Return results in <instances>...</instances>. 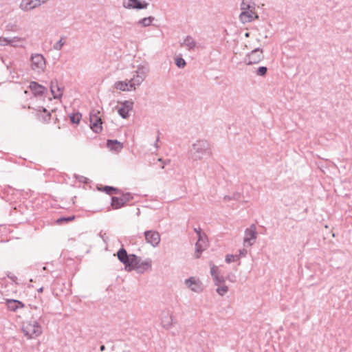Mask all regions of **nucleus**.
<instances>
[{"label": "nucleus", "mask_w": 352, "mask_h": 352, "mask_svg": "<svg viewBox=\"0 0 352 352\" xmlns=\"http://www.w3.org/2000/svg\"><path fill=\"white\" fill-rule=\"evenodd\" d=\"M264 58L263 51L259 47H256L246 55L245 63L247 65L258 64Z\"/></svg>", "instance_id": "obj_8"}, {"label": "nucleus", "mask_w": 352, "mask_h": 352, "mask_svg": "<svg viewBox=\"0 0 352 352\" xmlns=\"http://www.w3.org/2000/svg\"><path fill=\"white\" fill-rule=\"evenodd\" d=\"M180 45L188 51L195 50L197 47L196 41L191 36H186L180 43Z\"/></svg>", "instance_id": "obj_18"}, {"label": "nucleus", "mask_w": 352, "mask_h": 352, "mask_svg": "<svg viewBox=\"0 0 352 352\" xmlns=\"http://www.w3.org/2000/svg\"><path fill=\"white\" fill-rule=\"evenodd\" d=\"M104 191H105L107 194L111 195L113 192L116 191V189L113 187L105 186L104 187Z\"/></svg>", "instance_id": "obj_35"}, {"label": "nucleus", "mask_w": 352, "mask_h": 352, "mask_svg": "<svg viewBox=\"0 0 352 352\" xmlns=\"http://www.w3.org/2000/svg\"><path fill=\"white\" fill-rule=\"evenodd\" d=\"M185 284L188 288L194 292L200 293L203 291L202 283L195 277H190L185 280Z\"/></svg>", "instance_id": "obj_15"}, {"label": "nucleus", "mask_w": 352, "mask_h": 352, "mask_svg": "<svg viewBox=\"0 0 352 352\" xmlns=\"http://www.w3.org/2000/svg\"><path fill=\"white\" fill-rule=\"evenodd\" d=\"M16 28V26L14 24H8L6 27L7 30H12V31H15Z\"/></svg>", "instance_id": "obj_37"}, {"label": "nucleus", "mask_w": 352, "mask_h": 352, "mask_svg": "<svg viewBox=\"0 0 352 352\" xmlns=\"http://www.w3.org/2000/svg\"><path fill=\"white\" fill-rule=\"evenodd\" d=\"M43 112H47V110L45 108L43 109Z\"/></svg>", "instance_id": "obj_46"}, {"label": "nucleus", "mask_w": 352, "mask_h": 352, "mask_svg": "<svg viewBox=\"0 0 352 352\" xmlns=\"http://www.w3.org/2000/svg\"><path fill=\"white\" fill-rule=\"evenodd\" d=\"M107 146L109 149L115 151H120L123 148L122 144L118 140H109Z\"/></svg>", "instance_id": "obj_25"}, {"label": "nucleus", "mask_w": 352, "mask_h": 352, "mask_svg": "<svg viewBox=\"0 0 352 352\" xmlns=\"http://www.w3.org/2000/svg\"><path fill=\"white\" fill-rule=\"evenodd\" d=\"M81 116L79 114H74L70 116V120L73 123H78Z\"/></svg>", "instance_id": "obj_34"}, {"label": "nucleus", "mask_w": 352, "mask_h": 352, "mask_svg": "<svg viewBox=\"0 0 352 352\" xmlns=\"http://www.w3.org/2000/svg\"><path fill=\"white\" fill-rule=\"evenodd\" d=\"M248 253L247 250L241 249L239 250V254H227L226 256L225 261L227 263H230L232 262L237 261L240 260L241 258L245 257Z\"/></svg>", "instance_id": "obj_20"}, {"label": "nucleus", "mask_w": 352, "mask_h": 352, "mask_svg": "<svg viewBox=\"0 0 352 352\" xmlns=\"http://www.w3.org/2000/svg\"><path fill=\"white\" fill-rule=\"evenodd\" d=\"M135 254H130L128 255L125 249L121 248L117 252V256L118 259L121 263L124 264V269L126 271V266L128 265H131V261L133 258Z\"/></svg>", "instance_id": "obj_17"}, {"label": "nucleus", "mask_w": 352, "mask_h": 352, "mask_svg": "<svg viewBox=\"0 0 352 352\" xmlns=\"http://www.w3.org/2000/svg\"><path fill=\"white\" fill-rule=\"evenodd\" d=\"M212 278H213L214 283L216 286H219L220 285L224 284V283H225V278L221 274L216 276L215 277H214Z\"/></svg>", "instance_id": "obj_31"}, {"label": "nucleus", "mask_w": 352, "mask_h": 352, "mask_svg": "<svg viewBox=\"0 0 352 352\" xmlns=\"http://www.w3.org/2000/svg\"><path fill=\"white\" fill-rule=\"evenodd\" d=\"M30 67L35 73L43 74L46 69L45 58L41 54H32L30 57Z\"/></svg>", "instance_id": "obj_6"}, {"label": "nucleus", "mask_w": 352, "mask_h": 352, "mask_svg": "<svg viewBox=\"0 0 352 352\" xmlns=\"http://www.w3.org/2000/svg\"><path fill=\"white\" fill-rule=\"evenodd\" d=\"M8 309L12 311H16L19 308L23 307V304L16 300L9 299L6 301Z\"/></svg>", "instance_id": "obj_24"}, {"label": "nucleus", "mask_w": 352, "mask_h": 352, "mask_svg": "<svg viewBox=\"0 0 352 352\" xmlns=\"http://www.w3.org/2000/svg\"><path fill=\"white\" fill-rule=\"evenodd\" d=\"M47 116H48V120H50V113H48Z\"/></svg>", "instance_id": "obj_44"}, {"label": "nucleus", "mask_w": 352, "mask_h": 352, "mask_svg": "<svg viewBox=\"0 0 352 352\" xmlns=\"http://www.w3.org/2000/svg\"><path fill=\"white\" fill-rule=\"evenodd\" d=\"M152 269V260L147 258L142 260L140 257L135 255L131 261V265L126 266V271L135 270L139 274H143L146 271L151 270Z\"/></svg>", "instance_id": "obj_5"}, {"label": "nucleus", "mask_w": 352, "mask_h": 352, "mask_svg": "<svg viewBox=\"0 0 352 352\" xmlns=\"http://www.w3.org/2000/svg\"><path fill=\"white\" fill-rule=\"evenodd\" d=\"M65 44V38L64 37H61L60 39L53 45V48L57 51L61 50Z\"/></svg>", "instance_id": "obj_30"}, {"label": "nucleus", "mask_w": 352, "mask_h": 352, "mask_svg": "<svg viewBox=\"0 0 352 352\" xmlns=\"http://www.w3.org/2000/svg\"><path fill=\"white\" fill-rule=\"evenodd\" d=\"M210 274L212 278L220 274V272L219 271V268L217 266H216L215 265L212 264V263H210Z\"/></svg>", "instance_id": "obj_32"}, {"label": "nucleus", "mask_w": 352, "mask_h": 352, "mask_svg": "<svg viewBox=\"0 0 352 352\" xmlns=\"http://www.w3.org/2000/svg\"><path fill=\"white\" fill-rule=\"evenodd\" d=\"M245 36L246 37H248V36H249V33H248V32L245 33Z\"/></svg>", "instance_id": "obj_42"}, {"label": "nucleus", "mask_w": 352, "mask_h": 352, "mask_svg": "<svg viewBox=\"0 0 352 352\" xmlns=\"http://www.w3.org/2000/svg\"><path fill=\"white\" fill-rule=\"evenodd\" d=\"M228 292V287L225 284L217 286L216 292L221 296H223Z\"/></svg>", "instance_id": "obj_28"}, {"label": "nucleus", "mask_w": 352, "mask_h": 352, "mask_svg": "<svg viewBox=\"0 0 352 352\" xmlns=\"http://www.w3.org/2000/svg\"><path fill=\"white\" fill-rule=\"evenodd\" d=\"M161 324L166 329H170L173 326V316L168 313L164 314L161 319Z\"/></svg>", "instance_id": "obj_23"}, {"label": "nucleus", "mask_w": 352, "mask_h": 352, "mask_svg": "<svg viewBox=\"0 0 352 352\" xmlns=\"http://www.w3.org/2000/svg\"><path fill=\"white\" fill-rule=\"evenodd\" d=\"M208 247V241L206 234L199 236L195 244V256L197 258H199L203 251Z\"/></svg>", "instance_id": "obj_14"}, {"label": "nucleus", "mask_w": 352, "mask_h": 352, "mask_svg": "<svg viewBox=\"0 0 352 352\" xmlns=\"http://www.w3.org/2000/svg\"><path fill=\"white\" fill-rule=\"evenodd\" d=\"M116 107L118 114L124 119L129 117V112L133 110L134 102L133 100H124L119 102Z\"/></svg>", "instance_id": "obj_11"}, {"label": "nucleus", "mask_w": 352, "mask_h": 352, "mask_svg": "<svg viewBox=\"0 0 352 352\" xmlns=\"http://www.w3.org/2000/svg\"><path fill=\"white\" fill-rule=\"evenodd\" d=\"M74 217H68V218H61V219H59L57 220V222H60V221H71L72 219H74Z\"/></svg>", "instance_id": "obj_39"}, {"label": "nucleus", "mask_w": 352, "mask_h": 352, "mask_svg": "<svg viewBox=\"0 0 352 352\" xmlns=\"http://www.w3.org/2000/svg\"><path fill=\"white\" fill-rule=\"evenodd\" d=\"M113 88L120 91H134L133 89L131 87V83L129 82V80L127 79L124 80H118L115 82L113 85Z\"/></svg>", "instance_id": "obj_19"}, {"label": "nucleus", "mask_w": 352, "mask_h": 352, "mask_svg": "<svg viewBox=\"0 0 352 352\" xmlns=\"http://www.w3.org/2000/svg\"><path fill=\"white\" fill-rule=\"evenodd\" d=\"M21 331L27 339H35L40 336L43 332L42 326L33 318L23 322Z\"/></svg>", "instance_id": "obj_2"}, {"label": "nucleus", "mask_w": 352, "mask_h": 352, "mask_svg": "<svg viewBox=\"0 0 352 352\" xmlns=\"http://www.w3.org/2000/svg\"><path fill=\"white\" fill-rule=\"evenodd\" d=\"M42 291H43V288L42 287L38 289L39 292H41Z\"/></svg>", "instance_id": "obj_43"}, {"label": "nucleus", "mask_w": 352, "mask_h": 352, "mask_svg": "<svg viewBox=\"0 0 352 352\" xmlns=\"http://www.w3.org/2000/svg\"><path fill=\"white\" fill-rule=\"evenodd\" d=\"M149 72L150 68L148 63H143L137 65L135 70L133 72L132 77L129 80L131 87L135 90L145 80Z\"/></svg>", "instance_id": "obj_3"}, {"label": "nucleus", "mask_w": 352, "mask_h": 352, "mask_svg": "<svg viewBox=\"0 0 352 352\" xmlns=\"http://www.w3.org/2000/svg\"><path fill=\"white\" fill-rule=\"evenodd\" d=\"M155 148H157V147H158L157 142H156V143H155Z\"/></svg>", "instance_id": "obj_45"}, {"label": "nucleus", "mask_w": 352, "mask_h": 352, "mask_svg": "<svg viewBox=\"0 0 352 352\" xmlns=\"http://www.w3.org/2000/svg\"><path fill=\"white\" fill-rule=\"evenodd\" d=\"M267 68L264 66L259 67L256 70V74L258 76H265L267 74Z\"/></svg>", "instance_id": "obj_33"}, {"label": "nucleus", "mask_w": 352, "mask_h": 352, "mask_svg": "<svg viewBox=\"0 0 352 352\" xmlns=\"http://www.w3.org/2000/svg\"><path fill=\"white\" fill-rule=\"evenodd\" d=\"M154 20H155V18L153 16H150L144 17V18L140 19L137 22V24L138 26H140L141 28H146V27L151 25V24Z\"/></svg>", "instance_id": "obj_26"}, {"label": "nucleus", "mask_w": 352, "mask_h": 352, "mask_svg": "<svg viewBox=\"0 0 352 352\" xmlns=\"http://www.w3.org/2000/svg\"><path fill=\"white\" fill-rule=\"evenodd\" d=\"M100 350L101 351H104V350H105V346H104V345H102V346H100Z\"/></svg>", "instance_id": "obj_41"}, {"label": "nucleus", "mask_w": 352, "mask_h": 352, "mask_svg": "<svg viewBox=\"0 0 352 352\" xmlns=\"http://www.w3.org/2000/svg\"><path fill=\"white\" fill-rule=\"evenodd\" d=\"M50 91L55 99L60 98L63 96V88L58 85L57 81H52Z\"/></svg>", "instance_id": "obj_21"}, {"label": "nucleus", "mask_w": 352, "mask_h": 352, "mask_svg": "<svg viewBox=\"0 0 352 352\" xmlns=\"http://www.w3.org/2000/svg\"><path fill=\"white\" fill-rule=\"evenodd\" d=\"M100 113V111L94 109L90 112L89 114V125L90 128L95 133H100L102 129V122L101 117L99 116Z\"/></svg>", "instance_id": "obj_7"}, {"label": "nucleus", "mask_w": 352, "mask_h": 352, "mask_svg": "<svg viewBox=\"0 0 352 352\" xmlns=\"http://www.w3.org/2000/svg\"><path fill=\"white\" fill-rule=\"evenodd\" d=\"M175 65H177V67L178 68H184L186 65V60L180 56H177L175 58Z\"/></svg>", "instance_id": "obj_29"}, {"label": "nucleus", "mask_w": 352, "mask_h": 352, "mask_svg": "<svg viewBox=\"0 0 352 352\" xmlns=\"http://www.w3.org/2000/svg\"><path fill=\"white\" fill-rule=\"evenodd\" d=\"M210 155V145L206 140H196L188 150V157L192 162L201 161Z\"/></svg>", "instance_id": "obj_1"}, {"label": "nucleus", "mask_w": 352, "mask_h": 352, "mask_svg": "<svg viewBox=\"0 0 352 352\" xmlns=\"http://www.w3.org/2000/svg\"><path fill=\"white\" fill-rule=\"evenodd\" d=\"M132 198L133 197L130 193L124 194L121 197H113L111 198V206L114 209L120 208Z\"/></svg>", "instance_id": "obj_16"}, {"label": "nucleus", "mask_w": 352, "mask_h": 352, "mask_svg": "<svg viewBox=\"0 0 352 352\" xmlns=\"http://www.w3.org/2000/svg\"><path fill=\"white\" fill-rule=\"evenodd\" d=\"M194 231L197 234L198 238H199V236H202V235H205L206 234L205 233L202 232L201 229L200 228H194Z\"/></svg>", "instance_id": "obj_36"}, {"label": "nucleus", "mask_w": 352, "mask_h": 352, "mask_svg": "<svg viewBox=\"0 0 352 352\" xmlns=\"http://www.w3.org/2000/svg\"><path fill=\"white\" fill-rule=\"evenodd\" d=\"M0 45H8V38H0Z\"/></svg>", "instance_id": "obj_38"}, {"label": "nucleus", "mask_w": 352, "mask_h": 352, "mask_svg": "<svg viewBox=\"0 0 352 352\" xmlns=\"http://www.w3.org/2000/svg\"><path fill=\"white\" fill-rule=\"evenodd\" d=\"M257 237L256 227L252 224L246 228L244 233L243 244L245 246H252Z\"/></svg>", "instance_id": "obj_10"}, {"label": "nucleus", "mask_w": 352, "mask_h": 352, "mask_svg": "<svg viewBox=\"0 0 352 352\" xmlns=\"http://www.w3.org/2000/svg\"><path fill=\"white\" fill-rule=\"evenodd\" d=\"M122 5L127 10H142L148 8V3L140 0H122Z\"/></svg>", "instance_id": "obj_12"}, {"label": "nucleus", "mask_w": 352, "mask_h": 352, "mask_svg": "<svg viewBox=\"0 0 352 352\" xmlns=\"http://www.w3.org/2000/svg\"><path fill=\"white\" fill-rule=\"evenodd\" d=\"M34 96H41L46 90V88L36 82H31L29 86Z\"/></svg>", "instance_id": "obj_22"}, {"label": "nucleus", "mask_w": 352, "mask_h": 352, "mask_svg": "<svg viewBox=\"0 0 352 352\" xmlns=\"http://www.w3.org/2000/svg\"><path fill=\"white\" fill-rule=\"evenodd\" d=\"M241 12L239 14V19L242 23H247L254 19H258L255 12V3L252 0H242L241 3Z\"/></svg>", "instance_id": "obj_4"}, {"label": "nucleus", "mask_w": 352, "mask_h": 352, "mask_svg": "<svg viewBox=\"0 0 352 352\" xmlns=\"http://www.w3.org/2000/svg\"><path fill=\"white\" fill-rule=\"evenodd\" d=\"M49 1L50 0H21L19 4V8L24 12H30L39 8Z\"/></svg>", "instance_id": "obj_9"}, {"label": "nucleus", "mask_w": 352, "mask_h": 352, "mask_svg": "<svg viewBox=\"0 0 352 352\" xmlns=\"http://www.w3.org/2000/svg\"><path fill=\"white\" fill-rule=\"evenodd\" d=\"M23 42V39L14 36L13 38H8V45L13 47H21L22 46V43Z\"/></svg>", "instance_id": "obj_27"}, {"label": "nucleus", "mask_w": 352, "mask_h": 352, "mask_svg": "<svg viewBox=\"0 0 352 352\" xmlns=\"http://www.w3.org/2000/svg\"><path fill=\"white\" fill-rule=\"evenodd\" d=\"M223 199L224 200L228 201L230 200L232 198L230 196H225Z\"/></svg>", "instance_id": "obj_40"}, {"label": "nucleus", "mask_w": 352, "mask_h": 352, "mask_svg": "<svg viewBox=\"0 0 352 352\" xmlns=\"http://www.w3.org/2000/svg\"><path fill=\"white\" fill-rule=\"evenodd\" d=\"M145 241L152 247L156 248L160 243L161 238L158 232L155 230H147L144 233Z\"/></svg>", "instance_id": "obj_13"}]
</instances>
